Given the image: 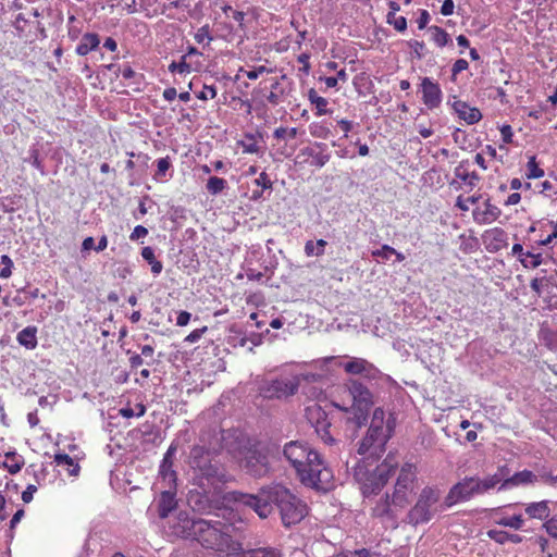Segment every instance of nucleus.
<instances>
[{
  "instance_id": "obj_1",
  "label": "nucleus",
  "mask_w": 557,
  "mask_h": 557,
  "mask_svg": "<svg viewBox=\"0 0 557 557\" xmlns=\"http://www.w3.org/2000/svg\"><path fill=\"white\" fill-rule=\"evenodd\" d=\"M224 499L251 508L262 519L276 507L282 523L287 528L299 523L308 513L307 505L282 484L262 487L256 495L232 491L225 494Z\"/></svg>"
},
{
  "instance_id": "obj_2",
  "label": "nucleus",
  "mask_w": 557,
  "mask_h": 557,
  "mask_svg": "<svg viewBox=\"0 0 557 557\" xmlns=\"http://www.w3.org/2000/svg\"><path fill=\"white\" fill-rule=\"evenodd\" d=\"M283 454L304 485L318 491H329L333 487L332 470L309 444L292 441L285 444Z\"/></svg>"
},
{
  "instance_id": "obj_3",
  "label": "nucleus",
  "mask_w": 557,
  "mask_h": 557,
  "mask_svg": "<svg viewBox=\"0 0 557 557\" xmlns=\"http://www.w3.org/2000/svg\"><path fill=\"white\" fill-rule=\"evenodd\" d=\"M369 458L360 460L354 468V478L364 496L377 494L398 468L395 455L388 454L382 463L373 467Z\"/></svg>"
},
{
  "instance_id": "obj_4",
  "label": "nucleus",
  "mask_w": 557,
  "mask_h": 557,
  "mask_svg": "<svg viewBox=\"0 0 557 557\" xmlns=\"http://www.w3.org/2000/svg\"><path fill=\"white\" fill-rule=\"evenodd\" d=\"M219 454L220 446L218 443L215 445H212V443L207 445L200 438V443L194 445L190 449L188 463L200 476L209 481L225 483L228 481V478L216 459Z\"/></svg>"
},
{
  "instance_id": "obj_5",
  "label": "nucleus",
  "mask_w": 557,
  "mask_h": 557,
  "mask_svg": "<svg viewBox=\"0 0 557 557\" xmlns=\"http://www.w3.org/2000/svg\"><path fill=\"white\" fill-rule=\"evenodd\" d=\"M341 391L347 393L351 398L350 405L338 400H333L332 404L344 412L351 410L354 413L351 421L357 428H361L366 424L368 411L374 403L373 394L363 383L356 379L348 380Z\"/></svg>"
},
{
  "instance_id": "obj_6",
  "label": "nucleus",
  "mask_w": 557,
  "mask_h": 557,
  "mask_svg": "<svg viewBox=\"0 0 557 557\" xmlns=\"http://www.w3.org/2000/svg\"><path fill=\"white\" fill-rule=\"evenodd\" d=\"M236 457L247 473L255 478L265 476L270 472V450L259 442H240Z\"/></svg>"
},
{
  "instance_id": "obj_7",
  "label": "nucleus",
  "mask_w": 557,
  "mask_h": 557,
  "mask_svg": "<svg viewBox=\"0 0 557 557\" xmlns=\"http://www.w3.org/2000/svg\"><path fill=\"white\" fill-rule=\"evenodd\" d=\"M228 529L230 527L220 520L197 519L193 540L206 548L223 550L228 547L231 541Z\"/></svg>"
},
{
  "instance_id": "obj_8",
  "label": "nucleus",
  "mask_w": 557,
  "mask_h": 557,
  "mask_svg": "<svg viewBox=\"0 0 557 557\" xmlns=\"http://www.w3.org/2000/svg\"><path fill=\"white\" fill-rule=\"evenodd\" d=\"M300 381L294 374H281L276 377L264 380L259 386V394L265 399H286L295 395Z\"/></svg>"
},
{
  "instance_id": "obj_9",
  "label": "nucleus",
  "mask_w": 557,
  "mask_h": 557,
  "mask_svg": "<svg viewBox=\"0 0 557 557\" xmlns=\"http://www.w3.org/2000/svg\"><path fill=\"white\" fill-rule=\"evenodd\" d=\"M441 498V492L436 487L425 486L421 490L418 500L408 512L409 522L417 525L429 522L434 512V506Z\"/></svg>"
},
{
  "instance_id": "obj_10",
  "label": "nucleus",
  "mask_w": 557,
  "mask_h": 557,
  "mask_svg": "<svg viewBox=\"0 0 557 557\" xmlns=\"http://www.w3.org/2000/svg\"><path fill=\"white\" fill-rule=\"evenodd\" d=\"M416 479L417 467L411 462L404 463L400 468L392 495L395 497L396 505L407 507Z\"/></svg>"
},
{
  "instance_id": "obj_11",
  "label": "nucleus",
  "mask_w": 557,
  "mask_h": 557,
  "mask_svg": "<svg viewBox=\"0 0 557 557\" xmlns=\"http://www.w3.org/2000/svg\"><path fill=\"white\" fill-rule=\"evenodd\" d=\"M476 476H466L454 484L445 497V506L451 507L458 503H465L479 495Z\"/></svg>"
},
{
  "instance_id": "obj_12",
  "label": "nucleus",
  "mask_w": 557,
  "mask_h": 557,
  "mask_svg": "<svg viewBox=\"0 0 557 557\" xmlns=\"http://www.w3.org/2000/svg\"><path fill=\"white\" fill-rule=\"evenodd\" d=\"M306 418L314 428L318 436L327 445H332L335 440L331 434V422L327 413L320 405L313 404L306 408Z\"/></svg>"
},
{
  "instance_id": "obj_13",
  "label": "nucleus",
  "mask_w": 557,
  "mask_h": 557,
  "mask_svg": "<svg viewBox=\"0 0 557 557\" xmlns=\"http://www.w3.org/2000/svg\"><path fill=\"white\" fill-rule=\"evenodd\" d=\"M516 507V504H508L495 508L491 511L490 519L496 525L521 531L525 524V519L521 512L515 511Z\"/></svg>"
},
{
  "instance_id": "obj_14",
  "label": "nucleus",
  "mask_w": 557,
  "mask_h": 557,
  "mask_svg": "<svg viewBox=\"0 0 557 557\" xmlns=\"http://www.w3.org/2000/svg\"><path fill=\"white\" fill-rule=\"evenodd\" d=\"M405 508L406 506L396 505L395 497L392 496L391 498L389 495L386 494L372 508L371 516L381 519L391 527H396L398 516Z\"/></svg>"
},
{
  "instance_id": "obj_15",
  "label": "nucleus",
  "mask_w": 557,
  "mask_h": 557,
  "mask_svg": "<svg viewBox=\"0 0 557 557\" xmlns=\"http://www.w3.org/2000/svg\"><path fill=\"white\" fill-rule=\"evenodd\" d=\"M284 78L285 76L283 75L281 78L272 77L267 82H261L259 86L253 89V95L256 97L260 96L271 106H278L285 97V89L281 82Z\"/></svg>"
},
{
  "instance_id": "obj_16",
  "label": "nucleus",
  "mask_w": 557,
  "mask_h": 557,
  "mask_svg": "<svg viewBox=\"0 0 557 557\" xmlns=\"http://www.w3.org/2000/svg\"><path fill=\"white\" fill-rule=\"evenodd\" d=\"M389 441V432L385 435H381L379 433H373L372 430H368L367 435L361 440L358 454L359 455H369V457L379 458L381 454L385 451V446Z\"/></svg>"
},
{
  "instance_id": "obj_17",
  "label": "nucleus",
  "mask_w": 557,
  "mask_h": 557,
  "mask_svg": "<svg viewBox=\"0 0 557 557\" xmlns=\"http://www.w3.org/2000/svg\"><path fill=\"white\" fill-rule=\"evenodd\" d=\"M389 441V432L385 435H381L379 433H373L372 430H368L367 435L361 440L358 454L359 455H369V457L379 458L381 454L385 451V446Z\"/></svg>"
},
{
  "instance_id": "obj_18",
  "label": "nucleus",
  "mask_w": 557,
  "mask_h": 557,
  "mask_svg": "<svg viewBox=\"0 0 557 557\" xmlns=\"http://www.w3.org/2000/svg\"><path fill=\"white\" fill-rule=\"evenodd\" d=\"M197 519H191L187 512L181 511L169 522L170 533L181 539H191L196 532Z\"/></svg>"
},
{
  "instance_id": "obj_19",
  "label": "nucleus",
  "mask_w": 557,
  "mask_h": 557,
  "mask_svg": "<svg viewBox=\"0 0 557 557\" xmlns=\"http://www.w3.org/2000/svg\"><path fill=\"white\" fill-rule=\"evenodd\" d=\"M343 368L348 374L362 375L368 380H377L382 375L381 371L373 363L363 358L354 357Z\"/></svg>"
},
{
  "instance_id": "obj_20",
  "label": "nucleus",
  "mask_w": 557,
  "mask_h": 557,
  "mask_svg": "<svg viewBox=\"0 0 557 557\" xmlns=\"http://www.w3.org/2000/svg\"><path fill=\"white\" fill-rule=\"evenodd\" d=\"M422 101L429 110L437 109L443 99V92L440 84L430 77L421 79Z\"/></svg>"
},
{
  "instance_id": "obj_21",
  "label": "nucleus",
  "mask_w": 557,
  "mask_h": 557,
  "mask_svg": "<svg viewBox=\"0 0 557 557\" xmlns=\"http://www.w3.org/2000/svg\"><path fill=\"white\" fill-rule=\"evenodd\" d=\"M385 416L383 408H375L372 413L369 429L372 430L373 433H379L381 435H385L389 432L391 440L396 428V418L393 413H389L387 418Z\"/></svg>"
},
{
  "instance_id": "obj_22",
  "label": "nucleus",
  "mask_w": 557,
  "mask_h": 557,
  "mask_svg": "<svg viewBox=\"0 0 557 557\" xmlns=\"http://www.w3.org/2000/svg\"><path fill=\"white\" fill-rule=\"evenodd\" d=\"M482 240L488 252H498L508 247V234L502 227L486 230L482 234Z\"/></svg>"
},
{
  "instance_id": "obj_23",
  "label": "nucleus",
  "mask_w": 557,
  "mask_h": 557,
  "mask_svg": "<svg viewBox=\"0 0 557 557\" xmlns=\"http://www.w3.org/2000/svg\"><path fill=\"white\" fill-rule=\"evenodd\" d=\"M299 156L311 158L310 164L319 169L323 168L331 159L327 146L324 143H314L302 148Z\"/></svg>"
},
{
  "instance_id": "obj_24",
  "label": "nucleus",
  "mask_w": 557,
  "mask_h": 557,
  "mask_svg": "<svg viewBox=\"0 0 557 557\" xmlns=\"http://www.w3.org/2000/svg\"><path fill=\"white\" fill-rule=\"evenodd\" d=\"M472 215L473 220L480 225L491 224L500 218L502 210L496 205H493L491 199H486L484 201V209H474Z\"/></svg>"
},
{
  "instance_id": "obj_25",
  "label": "nucleus",
  "mask_w": 557,
  "mask_h": 557,
  "mask_svg": "<svg viewBox=\"0 0 557 557\" xmlns=\"http://www.w3.org/2000/svg\"><path fill=\"white\" fill-rule=\"evenodd\" d=\"M453 109L458 115V117L465 121L468 125L475 124L480 122L482 119L481 111L475 107L469 106L466 101H454Z\"/></svg>"
},
{
  "instance_id": "obj_26",
  "label": "nucleus",
  "mask_w": 557,
  "mask_h": 557,
  "mask_svg": "<svg viewBox=\"0 0 557 557\" xmlns=\"http://www.w3.org/2000/svg\"><path fill=\"white\" fill-rule=\"evenodd\" d=\"M524 512L530 519L545 521L550 515L549 502L541 500L529 503L525 505Z\"/></svg>"
},
{
  "instance_id": "obj_27",
  "label": "nucleus",
  "mask_w": 557,
  "mask_h": 557,
  "mask_svg": "<svg viewBox=\"0 0 557 557\" xmlns=\"http://www.w3.org/2000/svg\"><path fill=\"white\" fill-rule=\"evenodd\" d=\"M466 163L467 162L461 161L455 168L454 174H455L456 178L460 180L469 187V190H472L478 185L481 177L475 171L470 172L467 169Z\"/></svg>"
},
{
  "instance_id": "obj_28",
  "label": "nucleus",
  "mask_w": 557,
  "mask_h": 557,
  "mask_svg": "<svg viewBox=\"0 0 557 557\" xmlns=\"http://www.w3.org/2000/svg\"><path fill=\"white\" fill-rule=\"evenodd\" d=\"M177 506L175 493L171 491H164L161 493L158 500V515L161 519L168 518L169 513L173 511Z\"/></svg>"
},
{
  "instance_id": "obj_29",
  "label": "nucleus",
  "mask_w": 557,
  "mask_h": 557,
  "mask_svg": "<svg viewBox=\"0 0 557 557\" xmlns=\"http://www.w3.org/2000/svg\"><path fill=\"white\" fill-rule=\"evenodd\" d=\"M100 45V38L96 33H86L83 35L81 42L77 45L75 52L81 55H87L96 50Z\"/></svg>"
},
{
  "instance_id": "obj_30",
  "label": "nucleus",
  "mask_w": 557,
  "mask_h": 557,
  "mask_svg": "<svg viewBox=\"0 0 557 557\" xmlns=\"http://www.w3.org/2000/svg\"><path fill=\"white\" fill-rule=\"evenodd\" d=\"M37 327L29 325L20 331L16 335L17 343L26 349L33 350L37 347Z\"/></svg>"
},
{
  "instance_id": "obj_31",
  "label": "nucleus",
  "mask_w": 557,
  "mask_h": 557,
  "mask_svg": "<svg viewBox=\"0 0 557 557\" xmlns=\"http://www.w3.org/2000/svg\"><path fill=\"white\" fill-rule=\"evenodd\" d=\"M536 482V475L530 470L516 472L512 476L504 480L500 490L508 486H517L521 484H532Z\"/></svg>"
},
{
  "instance_id": "obj_32",
  "label": "nucleus",
  "mask_w": 557,
  "mask_h": 557,
  "mask_svg": "<svg viewBox=\"0 0 557 557\" xmlns=\"http://www.w3.org/2000/svg\"><path fill=\"white\" fill-rule=\"evenodd\" d=\"M506 467H502L498 473L493 475H488L484 479H480L476 476V484L479 485L478 491L479 495L485 494L488 491L493 490L498 483L503 481L505 476Z\"/></svg>"
},
{
  "instance_id": "obj_33",
  "label": "nucleus",
  "mask_w": 557,
  "mask_h": 557,
  "mask_svg": "<svg viewBox=\"0 0 557 557\" xmlns=\"http://www.w3.org/2000/svg\"><path fill=\"white\" fill-rule=\"evenodd\" d=\"M175 448L170 446L168 451L165 453L163 460L160 465V474L164 480H169L170 482L175 483L176 481V472L173 469V459L172 455Z\"/></svg>"
},
{
  "instance_id": "obj_34",
  "label": "nucleus",
  "mask_w": 557,
  "mask_h": 557,
  "mask_svg": "<svg viewBox=\"0 0 557 557\" xmlns=\"http://www.w3.org/2000/svg\"><path fill=\"white\" fill-rule=\"evenodd\" d=\"M308 100L315 108V115L321 116L324 114H329L330 110L327 109L329 101L324 97L320 96L314 88H310L308 90Z\"/></svg>"
},
{
  "instance_id": "obj_35",
  "label": "nucleus",
  "mask_w": 557,
  "mask_h": 557,
  "mask_svg": "<svg viewBox=\"0 0 557 557\" xmlns=\"http://www.w3.org/2000/svg\"><path fill=\"white\" fill-rule=\"evenodd\" d=\"M23 456L15 451H9L4 455L3 467L11 473L16 474L24 466Z\"/></svg>"
},
{
  "instance_id": "obj_36",
  "label": "nucleus",
  "mask_w": 557,
  "mask_h": 557,
  "mask_svg": "<svg viewBox=\"0 0 557 557\" xmlns=\"http://www.w3.org/2000/svg\"><path fill=\"white\" fill-rule=\"evenodd\" d=\"M428 32L431 34V39L438 48H443L451 41L449 34L440 26H430Z\"/></svg>"
},
{
  "instance_id": "obj_37",
  "label": "nucleus",
  "mask_w": 557,
  "mask_h": 557,
  "mask_svg": "<svg viewBox=\"0 0 557 557\" xmlns=\"http://www.w3.org/2000/svg\"><path fill=\"white\" fill-rule=\"evenodd\" d=\"M141 257L145 261H147L151 267V272L154 275H159L162 272L163 265L162 262L157 260L154 251L151 247L147 246L141 249Z\"/></svg>"
},
{
  "instance_id": "obj_38",
  "label": "nucleus",
  "mask_w": 557,
  "mask_h": 557,
  "mask_svg": "<svg viewBox=\"0 0 557 557\" xmlns=\"http://www.w3.org/2000/svg\"><path fill=\"white\" fill-rule=\"evenodd\" d=\"M54 461L58 466H66L70 475H77L81 470L79 465L67 454H57Z\"/></svg>"
},
{
  "instance_id": "obj_39",
  "label": "nucleus",
  "mask_w": 557,
  "mask_h": 557,
  "mask_svg": "<svg viewBox=\"0 0 557 557\" xmlns=\"http://www.w3.org/2000/svg\"><path fill=\"white\" fill-rule=\"evenodd\" d=\"M326 240L318 239L317 242L308 240L305 244V253L307 257H320L324 255Z\"/></svg>"
},
{
  "instance_id": "obj_40",
  "label": "nucleus",
  "mask_w": 557,
  "mask_h": 557,
  "mask_svg": "<svg viewBox=\"0 0 557 557\" xmlns=\"http://www.w3.org/2000/svg\"><path fill=\"white\" fill-rule=\"evenodd\" d=\"M545 174L544 170L540 166L536 156H530L527 162L525 177L528 180L541 178Z\"/></svg>"
},
{
  "instance_id": "obj_41",
  "label": "nucleus",
  "mask_w": 557,
  "mask_h": 557,
  "mask_svg": "<svg viewBox=\"0 0 557 557\" xmlns=\"http://www.w3.org/2000/svg\"><path fill=\"white\" fill-rule=\"evenodd\" d=\"M226 187H227L226 180H224L222 177H218V176L209 177V180L207 181V184H206L207 191L212 196L221 194Z\"/></svg>"
},
{
  "instance_id": "obj_42",
  "label": "nucleus",
  "mask_w": 557,
  "mask_h": 557,
  "mask_svg": "<svg viewBox=\"0 0 557 557\" xmlns=\"http://www.w3.org/2000/svg\"><path fill=\"white\" fill-rule=\"evenodd\" d=\"M156 163H157V170L154 173V178L157 181H162L165 177L166 172L172 166L171 158L169 156H166L164 158H160L156 161Z\"/></svg>"
},
{
  "instance_id": "obj_43",
  "label": "nucleus",
  "mask_w": 557,
  "mask_h": 557,
  "mask_svg": "<svg viewBox=\"0 0 557 557\" xmlns=\"http://www.w3.org/2000/svg\"><path fill=\"white\" fill-rule=\"evenodd\" d=\"M309 128L311 136L314 138L327 139L332 135L330 127L322 122L312 123Z\"/></svg>"
},
{
  "instance_id": "obj_44",
  "label": "nucleus",
  "mask_w": 557,
  "mask_h": 557,
  "mask_svg": "<svg viewBox=\"0 0 557 557\" xmlns=\"http://www.w3.org/2000/svg\"><path fill=\"white\" fill-rule=\"evenodd\" d=\"M194 39L196 40L197 44L207 46L210 45V42L213 40V37L211 35L209 24L199 27L194 35Z\"/></svg>"
},
{
  "instance_id": "obj_45",
  "label": "nucleus",
  "mask_w": 557,
  "mask_h": 557,
  "mask_svg": "<svg viewBox=\"0 0 557 557\" xmlns=\"http://www.w3.org/2000/svg\"><path fill=\"white\" fill-rule=\"evenodd\" d=\"M386 22L392 25L397 32L403 33L407 29V20L405 16H398L394 12H388Z\"/></svg>"
},
{
  "instance_id": "obj_46",
  "label": "nucleus",
  "mask_w": 557,
  "mask_h": 557,
  "mask_svg": "<svg viewBox=\"0 0 557 557\" xmlns=\"http://www.w3.org/2000/svg\"><path fill=\"white\" fill-rule=\"evenodd\" d=\"M298 135V129L296 127H283L280 126L274 129L273 137L276 140H286V139H294Z\"/></svg>"
},
{
  "instance_id": "obj_47",
  "label": "nucleus",
  "mask_w": 557,
  "mask_h": 557,
  "mask_svg": "<svg viewBox=\"0 0 557 557\" xmlns=\"http://www.w3.org/2000/svg\"><path fill=\"white\" fill-rule=\"evenodd\" d=\"M74 15L69 16L67 18V36L71 40L75 41L79 38L82 34V25Z\"/></svg>"
},
{
  "instance_id": "obj_48",
  "label": "nucleus",
  "mask_w": 557,
  "mask_h": 557,
  "mask_svg": "<svg viewBox=\"0 0 557 557\" xmlns=\"http://www.w3.org/2000/svg\"><path fill=\"white\" fill-rule=\"evenodd\" d=\"M238 72L245 73L247 78H249L250 81H256L264 73H267V74L273 73V69L267 67L264 65H259V66H255L248 71L244 70V67H240Z\"/></svg>"
},
{
  "instance_id": "obj_49",
  "label": "nucleus",
  "mask_w": 557,
  "mask_h": 557,
  "mask_svg": "<svg viewBox=\"0 0 557 557\" xmlns=\"http://www.w3.org/2000/svg\"><path fill=\"white\" fill-rule=\"evenodd\" d=\"M249 557H283L280 549L274 547H260L249 552Z\"/></svg>"
},
{
  "instance_id": "obj_50",
  "label": "nucleus",
  "mask_w": 557,
  "mask_h": 557,
  "mask_svg": "<svg viewBox=\"0 0 557 557\" xmlns=\"http://www.w3.org/2000/svg\"><path fill=\"white\" fill-rule=\"evenodd\" d=\"M244 153H258L260 147L253 136H247L246 139L238 141Z\"/></svg>"
},
{
  "instance_id": "obj_51",
  "label": "nucleus",
  "mask_w": 557,
  "mask_h": 557,
  "mask_svg": "<svg viewBox=\"0 0 557 557\" xmlns=\"http://www.w3.org/2000/svg\"><path fill=\"white\" fill-rule=\"evenodd\" d=\"M486 535L490 540L494 541L499 545L507 544L508 531L499 529H490L487 530Z\"/></svg>"
},
{
  "instance_id": "obj_52",
  "label": "nucleus",
  "mask_w": 557,
  "mask_h": 557,
  "mask_svg": "<svg viewBox=\"0 0 557 557\" xmlns=\"http://www.w3.org/2000/svg\"><path fill=\"white\" fill-rule=\"evenodd\" d=\"M542 528L550 537L557 539V512L545 519Z\"/></svg>"
},
{
  "instance_id": "obj_53",
  "label": "nucleus",
  "mask_w": 557,
  "mask_h": 557,
  "mask_svg": "<svg viewBox=\"0 0 557 557\" xmlns=\"http://www.w3.org/2000/svg\"><path fill=\"white\" fill-rule=\"evenodd\" d=\"M548 286H549V280L546 276L534 277L530 282V287H531L532 292L535 294V296H537V297H540L542 295L543 288L548 287Z\"/></svg>"
},
{
  "instance_id": "obj_54",
  "label": "nucleus",
  "mask_w": 557,
  "mask_h": 557,
  "mask_svg": "<svg viewBox=\"0 0 557 557\" xmlns=\"http://www.w3.org/2000/svg\"><path fill=\"white\" fill-rule=\"evenodd\" d=\"M190 70H191V66L189 63L186 62V55H183L180 62L173 61L169 65V71L171 73L184 74V73H189Z\"/></svg>"
},
{
  "instance_id": "obj_55",
  "label": "nucleus",
  "mask_w": 557,
  "mask_h": 557,
  "mask_svg": "<svg viewBox=\"0 0 557 557\" xmlns=\"http://www.w3.org/2000/svg\"><path fill=\"white\" fill-rule=\"evenodd\" d=\"M543 255L541 252H533L529 259H521V264L524 269H536L543 263Z\"/></svg>"
},
{
  "instance_id": "obj_56",
  "label": "nucleus",
  "mask_w": 557,
  "mask_h": 557,
  "mask_svg": "<svg viewBox=\"0 0 557 557\" xmlns=\"http://www.w3.org/2000/svg\"><path fill=\"white\" fill-rule=\"evenodd\" d=\"M218 90L214 85H207L205 84L202 86V89L196 94V97L199 100L207 101L209 99H214L216 97Z\"/></svg>"
},
{
  "instance_id": "obj_57",
  "label": "nucleus",
  "mask_w": 557,
  "mask_h": 557,
  "mask_svg": "<svg viewBox=\"0 0 557 557\" xmlns=\"http://www.w3.org/2000/svg\"><path fill=\"white\" fill-rule=\"evenodd\" d=\"M253 184L262 189L273 188V182L264 171L259 174V176L253 181Z\"/></svg>"
},
{
  "instance_id": "obj_58",
  "label": "nucleus",
  "mask_w": 557,
  "mask_h": 557,
  "mask_svg": "<svg viewBox=\"0 0 557 557\" xmlns=\"http://www.w3.org/2000/svg\"><path fill=\"white\" fill-rule=\"evenodd\" d=\"M392 253H396V249L389 245H383L380 249H375L372 251V256L373 257H376V258H382V259H389V257L392 256Z\"/></svg>"
},
{
  "instance_id": "obj_59",
  "label": "nucleus",
  "mask_w": 557,
  "mask_h": 557,
  "mask_svg": "<svg viewBox=\"0 0 557 557\" xmlns=\"http://www.w3.org/2000/svg\"><path fill=\"white\" fill-rule=\"evenodd\" d=\"M469 63L465 59H458L455 61L451 67V79L456 81V76L461 73L462 71L468 70Z\"/></svg>"
},
{
  "instance_id": "obj_60",
  "label": "nucleus",
  "mask_w": 557,
  "mask_h": 557,
  "mask_svg": "<svg viewBox=\"0 0 557 557\" xmlns=\"http://www.w3.org/2000/svg\"><path fill=\"white\" fill-rule=\"evenodd\" d=\"M1 263L4 265L1 269V273H0L1 277H3V278L10 277L12 274V268H13V262H12L11 258L7 255L1 256Z\"/></svg>"
},
{
  "instance_id": "obj_61",
  "label": "nucleus",
  "mask_w": 557,
  "mask_h": 557,
  "mask_svg": "<svg viewBox=\"0 0 557 557\" xmlns=\"http://www.w3.org/2000/svg\"><path fill=\"white\" fill-rule=\"evenodd\" d=\"M208 327L207 326H202L200 329H196L194 331H191L184 339V342L186 343H196L198 342L202 335L207 332Z\"/></svg>"
},
{
  "instance_id": "obj_62",
  "label": "nucleus",
  "mask_w": 557,
  "mask_h": 557,
  "mask_svg": "<svg viewBox=\"0 0 557 557\" xmlns=\"http://www.w3.org/2000/svg\"><path fill=\"white\" fill-rule=\"evenodd\" d=\"M541 193L548 198H557V189L549 181H544L541 184Z\"/></svg>"
},
{
  "instance_id": "obj_63",
  "label": "nucleus",
  "mask_w": 557,
  "mask_h": 557,
  "mask_svg": "<svg viewBox=\"0 0 557 557\" xmlns=\"http://www.w3.org/2000/svg\"><path fill=\"white\" fill-rule=\"evenodd\" d=\"M310 55L308 53H301L297 57V61L302 65L299 71L302 72L305 75H308L311 70L310 65Z\"/></svg>"
},
{
  "instance_id": "obj_64",
  "label": "nucleus",
  "mask_w": 557,
  "mask_h": 557,
  "mask_svg": "<svg viewBox=\"0 0 557 557\" xmlns=\"http://www.w3.org/2000/svg\"><path fill=\"white\" fill-rule=\"evenodd\" d=\"M546 345L550 350H557V331L556 332H548L545 335Z\"/></svg>"
}]
</instances>
